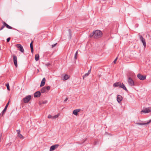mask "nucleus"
Instances as JSON below:
<instances>
[{"label": "nucleus", "instance_id": "f257e3e1", "mask_svg": "<svg viewBox=\"0 0 151 151\" xmlns=\"http://www.w3.org/2000/svg\"><path fill=\"white\" fill-rule=\"evenodd\" d=\"M93 35H94V38H98L101 37L102 35V32L99 30H97L93 32Z\"/></svg>", "mask_w": 151, "mask_h": 151}, {"label": "nucleus", "instance_id": "f03ea898", "mask_svg": "<svg viewBox=\"0 0 151 151\" xmlns=\"http://www.w3.org/2000/svg\"><path fill=\"white\" fill-rule=\"evenodd\" d=\"M31 99V96L29 95L26 96L23 99V101L24 103H27Z\"/></svg>", "mask_w": 151, "mask_h": 151}, {"label": "nucleus", "instance_id": "7ed1b4c3", "mask_svg": "<svg viewBox=\"0 0 151 151\" xmlns=\"http://www.w3.org/2000/svg\"><path fill=\"white\" fill-rule=\"evenodd\" d=\"M128 82L130 86H134V81L131 77H129L128 78Z\"/></svg>", "mask_w": 151, "mask_h": 151}, {"label": "nucleus", "instance_id": "20e7f679", "mask_svg": "<svg viewBox=\"0 0 151 151\" xmlns=\"http://www.w3.org/2000/svg\"><path fill=\"white\" fill-rule=\"evenodd\" d=\"M151 111V108L148 107L143 109L141 111L145 113H147L150 112Z\"/></svg>", "mask_w": 151, "mask_h": 151}, {"label": "nucleus", "instance_id": "39448f33", "mask_svg": "<svg viewBox=\"0 0 151 151\" xmlns=\"http://www.w3.org/2000/svg\"><path fill=\"white\" fill-rule=\"evenodd\" d=\"M137 77L140 80L143 81L146 79V76H144L142 74L139 73L137 75Z\"/></svg>", "mask_w": 151, "mask_h": 151}, {"label": "nucleus", "instance_id": "423d86ee", "mask_svg": "<svg viewBox=\"0 0 151 151\" xmlns=\"http://www.w3.org/2000/svg\"><path fill=\"white\" fill-rule=\"evenodd\" d=\"M9 102L7 103L6 104V106H5V107L4 108V109L2 111V112H1L0 115H1V116H3V115L4 114L5 112H6L7 109V107L9 105Z\"/></svg>", "mask_w": 151, "mask_h": 151}, {"label": "nucleus", "instance_id": "0eeeda50", "mask_svg": "<svg viewBox=\"0 0 151 151\" xmlns=\"http://www.w3.org/2000/svg\"><path fill=\"white\" fill-rule=\"evenodd\" d=\"M139 39L143 43L144 46L145 47L146 46V43L145 39L143 38L142 36L140 35H139Z\"/></svg>", "mask_w": 151, "mask_h": 151}, {"label": "nucleus", "instance_id": "6e6552de", "mask_svg": "<svg viewBox=\"0 0 151 151\" xmlns=\"http://www.w3.org/2000/svg\"><path fill=\"white\" fill-rule=\"evenodd\" d=\"M59 146V145L56 144L51 146L50 148V151H52L54 150L55 149L57 148Z\"/></svg>", "mask_w": 151, "mask_h": 151}, {"label": "nucleus", "instance_id": "1a4fd4ad", "mask_svg": "<svg viewBox=\"0 0 151 151\" xmlns=\"http://www.w3.org/2000/svg\"><path fill=\"white\" fill-rule=\"evenodd\" d=\"M17 47L19 49V50L22 52H24V50L22 46L20 44L17 45Z\"/></svg>", "mask_w": 151, "mask_h": 151}, {"label": "nucleus", "instance_id": "9d476101", "mask_svg": "<svg viewBox=\"0 0 151 151\" xmlns=\"http://www.w3.org/2000/svg\"><path fill=\"white\" fill-rule=\"evenodd\" d=\"M13 60L14 64L16 67L17 66V56L15 55H13Z\"/></svg>", "mask_w": 151, "mask_h": 151}, {"label": "nucleus", "instance_id": "9b49d317", "mask_svg": "<svg viewBox=\"0 0 151 151\" xmlns=\"http://www.w3.org/2000/svg\"><path fill=\"white\" fill-rule=\"evenodd\" d=\"M41 94L40 92L39 91H38L34 93V96L35 97H39L40 96Z\"/></svg>", "mask_w": 151, "mask_h": 151}, {"label": "nucleus", "instance_id": "f8f14e48", "mask_svg": "<svg viewBox=\"0 0 151 151\" xmlns=\"http://www.w3.org/2000/svg\"><path fill=\"white\" fill-rule=\"evenodd\" d=\"M123 98L122 96L120 95H118L117 96V100L118 103H120L121 101H122Z\"/></svg>", "mask_w": 151, "mask_h": 151}, {"label": "nucleus", "instance_id": "ddd939ff", "mask_svg": "<svg viewBox=\"0 0 151 151\" xmlns=\"http://www.w3.org/2000/svg\"><path fill=\"white\" fill-rule=\"evenodd\" d=\"M2 23L4 24L5 27H6L8 29H12V27L9 25L5 22L2 21Z\"/></svg>", "mask_w": 151, "mask_h": 151}, {"label": "nucleus", "instance_id": "4468645a", "mask_svg": "<svg viewBox=\"0 0 151 151\" xmlns=\"http://www.w3.org/2000/svg\"><path fill=\"white\" fill-rule=\"evenodd\" d=\"M119 88H122V89L126 91H127V92L128 91V90L126 88L124 85L122 83L121 84Z\"/></svg>", "mask_w": 151, "mask_h": 151}, {"label": "nucleus", "instance_id": "2eb2a0df", "mask_svg": "<svg viewBox=\"0 0 151 151\" xmlns=\"http://www.w3.org/2000/svg\"><path fill=\"white\" fill-rule=\"evenodd\" d=\"M45 78H44L41 82V84H40V87H42L45 84Z\"/></svg>", "mask_w": 151, "mask_h": 151}, {"label": "nucleus", "instance_id": "dca6fc26", "mask_svg": "<svg viewBox=\"0 0 151 151\" xmlns=\"http://www.w3.org/2000/svg\"><path fill=\"white\" fill-rule=\"evenodd\" d=\"M80 109H75L73 111V114L75 115H77L78 113L80 111Z\"/></svg>", "mask_w": 151, "mask_h": 151}, {"label": "nucleus", "instance_id": "f3484780", "mask_svg": "<svg viewBox=\"0 0 151 151\" xmlns=\"http://www.w3.org/2000/svg\"><path fill=\"white\" fill-rule=\"evenodd\" d=\"M121 84V83L120 82H116L114 84L113 86L114 87L119 86V87Z\"/></svg>", "mask_w": 151, "mask_h": 151}, {"label": "nucleus", "instance_id": "a211bd4d", "mask_svg": "<svg viewBox=\"0 0 151 151\" xmlns=\"http://www.w3.org/2000/svg\"><path fill=\"white\" fill-rule=\"evenodd\" d=\"M33 41H32L31 43H30V47L31 50V52L33 53L34 52L33 47Z\"/></svg>", "mask_w": 151, "mask_h": 151}, {"label": "nucleus", "instance_id": "6ab92c4d", "mask_svg": "<svg viewBox=\"0 0 151 151\" xmlns=\"http://www.w3.org/2000/svg\"><path fill=\"white\" fill-rule=\"evenodd\" d=\"M46 89L45 88V87H43L41 90V92L42 93H44L46 92Z\"/></svg>", "mask_w": 151, "mask_h": 151}, {"label": "nucleus", "instance_id": "aec40b11", "mask_svg": "<svg viewBox=\"0 0 151 151\" xmlns=\"http://www.w3.org/2000/svg\"><path fill=\"white\" fill-rule=\"evenodd\" d=\"M68 33H69V35H68V38H69V39H70L71 37V30L70 29H69L68 30Z\"/></svg>", "mask_w": 151, "mask_h": 151}, {"label": "nucleus", "instance_id": "412c9836", "mask_svg": "<svg viewBox=\"0 0 151 151\" xmlns=\"http://www.w3.org/2000/svg\"><path fill=\"white\" fill-rule=\"evenodd\" d=\"M39 55L38 54H36L35 56V59L36 61H37L39 60Z\"/></svg>", "mask_w": 151, "mask_h": 151}, {"label": "nucleus", "instance_id": "4be33fe9", "mask_svg": "<svg viewBox=\"0 0 151 151\" xmlns=\"http://www.w3.org/2000/svg\"><path fill=\"white\" fill-rule=\"evenodd\" d=\"M69 78V76L68 75L65 74L64 76L63 80H66L68 79Z\"/></svg>", "mask_w": 151, "mask_h": 151}, {"label": "nucleus", "instance_id": "5701e85b", "mask_svg": "<svg viewBox=\"0 0 151 151\" xmlns=\"http://www.w3.org/2000/svg\"><path fill=\"white\" fill-rule=\"evenodd\" d=\"M17 136L18 137L21 139H23L24 138V137L22 135V134H21L17 135Z\"/></svg>", "mask_w": 151, "mask_h": 151}, {"label": "nucleus", "instance_id": "b1692460", "mask_svg": "<svg viewBox=\"0 0 151 151\" xmlns=\"http://www.w3.org/2000/svg\"><path fill=\"white\" fill-rule=\"evenodd\" d=\"M6 86L7 88V90H8L9 91L10 90V89L9 83H6Z\"/></svg>", "mask_w": 151, "mask_h": 151}, {"label": "nucleus", "instance_id": "393cba45", "mask_svg": "<svg viewBox=\"0 0 151 151\" xmlns=\"http://www.w3.org/2000/svg\"><path fill=\"white\" fill-rule=\"evenodd\" d=\"M136 124L137 125H144L145 124H147L146 123H137Z\"/></svg>", "mask_w": 151, "mask_h": 151}, {"label": "nucleus", "instance_id": "a878e982", "mask_svg": "<svg viewBox=\"0 0 151 151\" xmlns=\"http://www.w3.org/2000/svg\"><path fill=\"white\" fill-rule=\"evenodd\" d=\"M89 74H88V73H86V74H85L83 76V79H84V78L85 77H86L87 76H88V75H89Z\"/></svg>", "mask_w": 151, "mask_h": 151}, {"label": "nucleus", "instance_id": "bb28decb", "mask_svg": "<svg viewBox=\"0 0 151 151\" xmlns=\"http://www.w3.org/2000/svg\"><path fill=\"white\" fill-rule=\"evenodd\" d=\"M77 55H78V51H77L75 54V57H74L75 59H77Z\"/></svg>", "mask_w": 151, "mask_h": 151}, {"label": "nucleus", "instance_id": "cd10ccee", "mask_svg": "<svg viewBox=\"0 0 151 151\" xmlns=\"http://www.w3.org/2000/svg\"><path fill=\"white\" fill-rule=\"evenodd\" d=\"M3 25L0 28V30H2L5 27L4 25V24H3Z\"/></svg>", "mask_w": 151, "mask_h": 151}, {"label": "nucleus", "instance_id": "c85d7f7f", "mask_svg": "<svg viewBox=\"0 0 151 151\" xmlns=\"http://www.w3.org/2000/svg\"><path fill=\"white\" fill-rule=\"evenodd\" d=\"M17 135L20 134V130H16Z\"/></svg>", "mask_w": 151, "mask_h": 151}, {"label": "nucleus", "instance_id": "c756f323", "mask_svg": "<svg viewBox=\"0 0 151 151\" xmlns=\"http://www.w3.org/2000/svg\"><path fill=\"white\" fill-rule=\"evenodd\" d=\"M45 88L46 89V91H48L50 90V86H47V87H45Z\"/></svg>", "mask_w": 151, "mask_h": 151}, {"label": "nucleus", "instance_id": "7c9ffc66", "mask_svg": "<svg viewBox=\"0 0 151 151\" xmlns=\"http://www.w3.org/2000/svg\"><path fill=\"white\" fill-rule=\"evenodd\" d=\"M57 43H56L52 45V47H51L52 48H53V47H55L56 46V45H57Z\"/></svg>", "mask_w": 151, "mask_h": 151}, {"label": "nucleus", "instance_id": "2f4dec72", "mask_svg": "<svg viewBox=\"0 0 151 151\" xmlns=\"http://www.w3.org/2000/svg\"><path fill=\"white\" fill-rule=\"evenodd\" d=\"M11 39V38L10 37H9L8 38H7L6 39V41L7 42H9L10 40Z\"/></svg>", "mask_w": 151, "mask_h": 151}, {"label": "nucleus", "instance_id": "473e14b6", "mask_svg": "<svg viewBox=\"0 0 151 151\" xmlns=\"http://www.w3.org/2000/svg\"><path fill=\"white\" fill-rule=\"evenodd\" d=\"M91 68L90 69H89L88 70V74H89L90 73H91Z\"/></svg>", "mask_w": 151, "mask_h": 151}, {"label": "nucleus", "instance_id": "72a5a7b5", "mask_svg": "<svg viewBox=\"0 0 151 151\" xmlns=\"http://www.w3.org/2000/svg\"><path fill=\"white\" fill-rule=\"evenodd\" d=\"M117 59V57L115 59V60H114L113 62L114 63H116V61Z\"/></svg>", "mask_w": 151, "mask_h": 151}, {"label": "nucleus", "instance_id": "f704fd0d", "mask_svg": "<svg viewBox=\"0 0 151 151\" xmlns=\"http://www.w3.org/2000/svg\"><path fill=\"white\" fill-rule=\"evenodd\" d=\"M150 123H151V119L147 123V124H148Z\"/></svg>", "mask_w": 151, "mask_h": 151}, {"label": "nucleus", "instance_id": "c9c22d12", "mask_svg": "<svg viewBox=\"0 0 151 151\" xmlns=\"http://www.w3.org/2000/svg\"><path fill=\"white\" fill-rule=\"evenodd\" d=\"M90 37H94V35H93V33H91L90 35Z\"/></svg>", "mask_w": 151, "mask_h": 151}, {"label": "nucleus", "instance_id": "e433bc0d", "mask_svg": "<svg viewBox=\"0 0 151 151\" xmlns=\"http://www.w3.org/2000/svg\"><path fill=\"white\" fill-rule=\"evenodd\" d=\"M52 117V116L50 115H49L48 116V118L50 119Z\"/></svg>", "mask_w": 151, "mask_h": 151}, {"label": "nucleus", "instance_id": "4c0bfd02", "mask_svg": "<svg viewBox=\"0 0 151 151\" xmlns=\"http://www.w3.org/2000/svg\"><path fill=\"white\" fill-rule=\"evenodd\" d=\"M58 117V115H55L54 116V118H57Z\"/></svg>", "mask_w": 151, "mask_h": 151}, {"label": "nucleus", "instance_id": "58836bf2", "mask_svg": "<svg viewBox=\"0 0 151 151\" xmlns=\"http://www.w3.org/2000/svg\"><path fill=\"white\" fill-rule=\"evenodd\" d=\"M68 99V98H66L65 100H64V102H66Z\"/></svg>", "mask_w": 151, "mask_h": 151}, {"label": "nucleus", "instance_id": "ea45409f", "mask_svg": "<svg viewBox=\"0 0 151 151\" xmlns=\"http://www.w3.org/2000/svg\"><path fill=\"white\" fill-rule=\"evenodd\" d=\"M47 102V101H43V104H45V103H46V102Z\"/></svg>", "mask_w": 151, "mask_h": 151}, {"label": "nucleus", "instance_id": "a19ab883", "mask_svg": "<svg viewBox=\"0 0 151 151\" xmlns=\"http://www.w3.org/2000/svg\"><path fill=\"white\" fill-rule=\"evenodd\" d=\"M50 65V64L49 63H48L47 64V65Z\"/></svg>", "mask_w": 151, "mask_h": 151}, {"label": "nucleus", "instance_id": "79ce46f5", "mask_svg": "<svg viewBox=\"0 0 151 151\" xmlns=\"http://www.w3.org/2000/svg\"><path fill=\"white\" fill-rule=\"evenodd\" d=\"M1 135L0 137V140L1 139Z\"/></svg>", "mask_w": 151, "mask_h": 151}]
</instances>
